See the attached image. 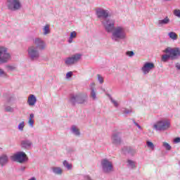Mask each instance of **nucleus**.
<instances>
[{
	"mask_svg": "<svg viewBox=\"0 0 180 180\" xmlns=\"http://www.w3.org/2000/svg\"><path fill=\"white\" fill-rule=\"evenodd\" d=\"M169 58H171L169 53L162 56V61H163V63H167Z\"/></svg>",
	"mask_w": 180,
	"mask_h": 180,
	"instance_id": "28",
	"label": "nucleus"
},
{
	"mask_svg": "<svg viewBox=\"0 0 180 180\" xmlns=\"http://www.w3.org/2000/svg\"><path fill=\"white\" fill-rule=\"evenodd\" d=\"M170 125L171 122H169V120L163 119L155 124L153 125V128L155 129V130L159 131H165V130H168L169 129Z\"/></svg>",
	"mask_w": 180,
	"mask_h": 180,
	"instance_id": "4",
	"label": "nucleus"
},
{
	"mask_svg": "<svg viewBox=\"0 0 180 180\" xmlns=\"http://www.w3.org/2000/svg\"><path fill=\"white\" fill-rule=\"evenodd\" d=\"M101 164L102 171L104 174H110L111 172H113L114 167L113 162H112V161L108 159H103L101 160Z\"/></svg>",
	"mask_w": 180,
	"mask_h": 180,
	"instance_id": "5",
	"label": "nucleus"
},
{
	"mask_svg": "<svg viewBox=\"0 0 180 180\" xmlns=\"http://www.w3.org/2000/svg\"><path fill=\"white\" fill-rule=\"evenodd\" d=\"M168 36L172 40H177L178 39V34L174 32H170L168 33Z\"/></svg>",
	"mask_w": 180,
	"mask_h": 180,
	"instance_id": "25",
	"label": "nucleus"
},
{
	"mask_svg": "<svg viewBox=\"0 0 180 180\" xmlns=\"http://www.w3.org/2000/svg\"><path fill=\"white\" fill-rule=\"evenodd\" d=\"M25 169H26V167L25 166H22L20 167V171H25Z\"/></svg>",
	"mask_w": 180,
	"mask_h": 180,
	"instance_id": "46",
	"label": "nucleus"
},
{
	"mask_svg": "<svg viewBox=\"0 0 180 180\" xmlns=\"http://www.w3.org/2000/svg\"><path fill=\"white\" fill-rule=\"evenodd\" d=\"M134 124H135V126H137L138 129H139V130H143V128H141V126H140V124H139V123L136 122V121L134 120Z\"/></svg>",
	"mask_w": 180,
	"mask_h": 180,
	"instance_id": "42",
	"label": "nucleus"
},
{
	"mask_svg": "<svg viewBox=\"0 0 180 180\" xmlns=\"http://www.w3.org/2000/svg\"><path fill=\"white\" fill-rule=\"evenodd\" d=\"M0 77H8V75L6 74V72H5V71H4V70L0 68Z\"/></svg>",
	"mask_w": 180,
	"mask_h": 180,
	"instance_id": "35",
	"label": "nucleus"
},
{
	"mask_svg": "<svg viewBox=\"0 0 180 180\" xmlns=\"http://www.w3.org/2000/svg\"><path fill=\"white\" fill-rule=\"evenodd\" d=\"M164 53L170 56L171 60H178L180 57V49L178 47H167L164 50Z\"/></svg>",
	"mask_w": 180,
	"mask_h": 180,
	"instance_id": "7",
	"label": "nucleus"
},
{
	"mask_svg": "<svg viewBox=\"0 0 180 180\" xmlns=\"http://www.w3.org/2000/svg\"><path fill=\"white\" fill-rule=\"evenodd\" d=\"M4 110H5V112H9L10 113H12L14 112L15 110L13 109V108L11 107L9 105H6L4 108Z\"/></svg>",
	"mask_w": 180,
	"mask_h": 180,
	"instance_id": "32",
	"label": "nucleus"
},
{
	"mask_svg": "<svg viewBox=\"0 0 180 180\" xmlns=\"http://www.w3.org/2000/svg\"><path fill=\"white\" fill-rule=\"evenodd\" d=\"M71 131L75 136H80L81 133L79 132V129H78L76 126L73 125L71 127Z\"/></svg>",
	"mask_w": 180,
	"mask_h": 180,
	"instance_id": "21",
	"label": "nucleus"
},
{
	"mask_svg": "<svg viewBox=\"0 0 180 180\" xmlns=\"http://www.w3.org/2000/svg\"><path fill=\"white\" fill-rule=\"evenodd\" d=\"M90 96L93 99V101L96 100V91H95V83H91L90 85Z\"/></svg>",
	"mask_w": 180,
	"mask_h": 180,
	"instance_id": "18",
	"label": "nucleus"
},
{
	"mask_svg": "<svg viewBox=\"0 0 180 180\" xmlns=\"http://www.w3.org/2000/svg\"><path fill=\"white\" fill-rule=\"evenodd\" d=\"M115 20L107 18L101 21V23L107 33H112V31L115 30Z\"/></svg>",
	"mask_w": 180,
	"mask_h": 180,
	"instance_id": "6",
	"label": "nucleus"
},
{
	"mask_svg": "<svg viewBox=\"0 0 180 180\" xmlns=\"http://www.w3.org/2000/svg\"><path fill=\"white\" fill-rule=\"evenodd\" d=\"M97 77L100 84H102L103 82V77L101 75H98Z\"/></svg>",
	"mask_w": 180,
	"mask_h": 180,
	"instance_id": "39",
	"label": "nucleus"
},
{
	"mask_svg": "<svg viewBox=\"0 0 180 180\" xmlns=\"http://www.w3.org/2000/svg\"><path fill=\"white\" fill-rule=\"evenodd\" d=\"M75 37H77V32H75V31L72 32L70 33V37H69V39H68V43L70 44L72 43V39H75Z\"/></svg>",
	"mask_w": 180,
	"mask_h": 180,
	"instance_id": "27",
	"label": "nucleus"
},
{
	"mask_svg": "<svg viewBox=\"0 0 180 180\" xmlns=\"http://www.w3.org/2000/svg\"><path fill=\"white\" fill-rule=\"evenodd\" d=\"M36 102H37V98L33 94H30L28 96L27 103L29 106H34L36 105Z\"/></svg>",
	"mask_w": 180,
	"mask_h": 180,
	"instance_id": "17",
	"label": "nucleus"
},
{
	"mask_svg": "<svg viewBox=\"0 0 180 180\" xmlns=\"http://www.w3.org/2000/svg\"><path fill=\"white\" fill-rule=\"evenodd\" d=\"M111 33V39L114 41H120V40H126L127 39L126 30L122 26L115 27Z\"/></svg>",
	"mask_w": 180,
	"mask_h": 180,
	"instance_id": "2",
	"label": "nucleus"
},
{
	"mask_svg": "<svg viewBox=\"0 0 180 180\" xmlns=\"http://www.w3.org/2000/svg\"><path fill=\"white\" fill-rule=\"evenodd\" d=\"M163 147L167 150H171L172 147L167 142H163Z\"/></svg>",
	"mask_w": 180,
	"mask_h": 180,
	"instance_id": "34",
	"label": "nucleus"
},
{
	"mask_svg": "<svg viewBox=\"0 0 180 180\" xmlns=\"http://www.w3.org/2000/svg\"><path fill=\"white\" fill-rule=\"evenodd\" d=\"M127 167L128 168H130L131 169H134L136 168V162L128 160H127Z\"/></svg>",
	"mask_w": 180,
	"mask_h": 180,
	"instance_id": "22",
	"label": "nucleus"
},
{
	"mask_svg": "<svg viewBox=\"0 0 180 180\" xmlns=\"http://www.w3.org/2000/svg\"><path fill=\"white\" fill-rule=\"evenodd\" d=\"M174 143H175L176 144H177L178 143H180V138L179 137L175 138L174 139Z\"/></svg>",
	"mask_w": 180,
	"mask_h": 180,
	"instance_id": "44",
	"label": "nucleus"
},
{
	"mask_svg": "<svg viewBox=\"0 0 180 180\" xmlns=\"http://www.w3.org/2000/svg\"><path fill=\"white\" fill-rule=\"evenodd\" d=\"M123 113H125V115H129V113H131V110L125 109L124 110Z\"/></svg>",
	"mask_w": 180,
	"mask_h": 180,
	"instance_id": "43",
	"label": "nucleus"
},
{
	"mask_svg": "<svg viewBox=\"0 0 180 180\" xmlns=\"http://www.w3.org/2000/svg\"><path fill=\"white\" fill-rule=\"evenodd\" d=\"M82 57L81 53H75L71 57L66 58L65 60V64L66 65H74L76 63H78L79 59Z\"/></svg>",
	"mask_w": 180,
	"mask_h": 180,
	"instance_id": "11",
	"label": "nucleus"
},
{
	"mask_svg": "<svg viewBox=\"0 0 180 180\" xmlns=\"http://www.w3.org/2000/svg\"><path fill=\"white\" fill-rule=\"evenodd\" d=\"M33 43L34 44V46L38 50H46V48L47 47V44H46V41L43 40L41 38H35L33 40Z\"/></svg>",
	"mask_w": 180,
	"mask_h": 180,
	"instance_id": "13",
	"label": "nucleus"
},
{
	"mask_svg": "<svg viewBox=\"0 0 180 180\" xmlns=\"http://www.w3.org/2000/svg\"><path fill=\"white\" fill-rule=\"evenodd\" d=\"M169 23V18L168 17H166L163 20H159L158 22V25L160 27L164 26V25H168Z\"/></svg>",
	"mask_w": 180,
	"mask_h": 180,
	"instance_id": "20",
	"label": "nucleus"
},
{
	"mask_svg": "<svg viewBox=\"0 0 180 180\" xmlns=\"http://www.w3.org/2000/svg\"><path fill=\"white\" fill-rule=\"evenodd\" d=\"M63 165L65 168H67V169L70 170L72 169V165L69 164L67 160H65L63 162Z\"/></svg>",
	"mask_w": 180,
	"mask_h": 180,
	"instance_id": "30",
	"label": "nucleus"
},
{
	"mask_svg": "<svg viewBox=\"0 0 180 180\" xmlns=\"http://www.w3.org/2000/svg\"><path fill=\"white\" fill-rule=\"evenodd\" d=\"M146 146H147L148 148H150V150H154L155 146H154V143H153V142L147 141Z\"/></svg>",
	"mask_w": 180,
	"mask_h": 180,
	"instance_id": "31",
	"label": "nucleus"
},
{
	"mask_svg": "<svg viewBox=\"0 0 180 180\" xmlns=\"http://www.w3.org/2000/svg\"><path fill=\"white\" fill-rule=\"evenodd\" d=\"M126 54L127 56H129V57H133V56H134V52L129 51H127Z\"/></svg>",
	"mask_w": 180,
	"mask_h": 180,
	"instance_id": "36",
	"label": "nucleus"
},
{
	"mask_svg": "<svg viewBox=\"0 0 180 180\" xmlns=\"http://www.w3.org/2000/svg\"><path fill=\"white\" fill-rule=\"evenodd\" d=\"M8 102H11V100H8Z\"/></svg>",
	"mask_w": 180,
	"mask_h": 180,
	"instance_id": "47",
	"label": "nucleus"
},
{
	"mask_svg": "<svg viewBox=\"0 0 180 180\" xmlns=\"http://www.w3.org/2000/svg\"><path fill=\"white\" fill-rule=\"evenodd\" d=\"M11 160L13 161H16L17 162L22 163L25 162V161H27L28 158L25 152H18L11 156Z\"/></svg>",
	"mask_w": 180,
	"mask_h": 180,
	"instance_id": "10",
	"label": "nucleus"
},
{
	"mask_svg": "<svg viewBox=\"0 0 180 180\" xmlns=\"http://www.w3.org/2000/svg\"><path fill=\"white\" fill-rule=\"evenodd\" d=\"M27 56L31 61H36L40 58V51L34 45H32L27 49Z\"/></svg>",
	"mask_w": 180,
	"mask_h": 180,
	"instance_id": "3",
	"label": "nucleus"
},
{
	"mask_svg": "<svg viewBox=\"0 0 180 180\" xmlns=\"http://www.w3.org/2000/svg\"><path fill=\"white\" fill-rule=\"evenodd\" d=\"M51 169L57 175H61L63 174V169L61 167H52Z\"/></svg>",
	"mask_w": 180,
	"mask_h": 180,
	"instance_id": "23",
	"label": "nucleus"
},
{
	"mask_svg": "<svg viewBox=\"0 0 180 180\" xmlns=\"http://www.w3.org/2000/svg\"><path fill=\"white\" fill-rule=\"evenodd\" d=\"M96 15L97 18H98V19L102 22V20L108 19V17L109 16V11L103 8H98L96 10Z\"/></svg>",
	"mask_w": 180,
	"mask_h": 180,
	"instance_id": "14",
	"label": "nucleus"
},
{
	"mask_svg": "<svg viewBox=\"0 0 180 180\" xmlns=\"http://www.w3.org/2000/svg\"><path fill=\"white\" fill-rule=\"evenodd\" d=\"M11 60V54L8 53V49L4 46H0V63L5 64Z\"/></svg>",
	"mask_w": 180,
	"mask_h": 180,
	"instance_id": "9",
	"label": "nucleus"
},
{
	"mask_svg": "<svg viewBox=\"0 0 180 180\" xmlns=\"http://www.w3.org/2000/svg\"><path fill=\"white\" fill-rule=\"evenodd\" d=\"M7 8L13 12L19 11L22 8L20 0H7Z\"/></svg>",
	"mask_w": 180,
	"mask_h": 180,
	"instance_id": "8",
	"label": "nucleus"
},
{
	"mask_svg": "<svg viewBox=\"0 0 180 180\" xmlns=\"http://www.w3.org/2000/svg\"><path fill=\"white\" fill-rule=\"evenodd\" d=\"M5 67L8 72L15 71V70H16V66H15L13 65H6Z\"/></svg>",
	"mask_w": 180,
	"mask_h": 180,
	"instance_id": "29",
	"label": "nucleus"
},
{
	"mask_svg": "<svg viewBox=\"0 0 180 180\" xmlns=\"http://www.w3.org/2000/svg\"><path fill=\"white\" fill-rule=\"evenodd\" d=\"M111 102L112 103H113L114 106H115V108H117V106H119V103H117V101L113 100V98H111Z\"/></svg>",
	"mask_w": 180,
	"mask_h": 180,
	"instance_id": "37",
	"label": "nucleus"
},
{
	"mask_svg": "<svg viewBox=\"0 0 180 180\" xmlns=\"http://www.w3.org/2000/svg\"><path fill=\"white\" fill-rule=\"evenodd\" d=\"M44 36L47 35V34H50V25H46L44 28Z\"/></svg>",
	"mask_w": 180,
	"mask_h": 180,
	"instance_id": "26",
	"label": "nucleus"
},
{
	"mask_svg": "<svg viewBox=\"0 0 180 180\" xmlns=\"http://www.w3.org/2000/svg\"><path fill=\"white\" fill-rule=\"evenodd\" d=\"M154 68H155L154 63L146 62L141 68V71L143 72L144 75H147V74H148L151 70H154Z\"/></svg>",
	"mask_w": 180,
	"mask_h": 180,
	"instance_id": "15",
	"label": "nucleus"
},
{
	"mask_svg": "<svg viewBox=\"0 0 180 180\" xmlns=\"http://www.w3.org/2000/svg\"><path fill=\"white\" fill-rule=\"evenodd\" d=\"M86 102H88V94L86 93L70 94L69 97V103L72 106H75L77 103L82 105Z\"/></svg>",
	"mask_w": 180,
	"mask_h": 180,
	"instance_id": "1",
	"label": "nucleus"
},
{
	"mask_svg": "<svg viewBox=\"0 0 180 180\" xmlns=\"http://www.w3.org/2000/svg\"><path fill=\"white\" fill-rule=\"evenodd\" d=\"M174 14L175 16H178V18H180V10H174Z\"/></svg>",
	"mask_w": 180,
	"mask_h": 180,
	"instance_id": "38",
	"label": "nucleus"
},
{
	"mask_svg": "<svg viewBox=\"0 0 180 180\" xmlns=\"http://www.w3.org/2000/svg\"><path fill=\"white\" fill-rule=\"evenodd\" d=\"M34 114H30L29 121H28V124H30V126L31 127H33V126L34 124Z\"/></svg>",
	"mask_w": 180,
	"mask_h": 180,
	"instance_id": "24",
	"label": "nucleus"
},
{
	"mask_svg": "<svg viewBox=\"0 0 180 180\" xmlns=\"http://www.w3.org/2000/svg\"><path fill=\"white\" fill-rule=\"evenodd\" d=\"M122 133L119 131H114L111 136V141L115 146H120L122 143V137L120 136Z\"/></svg>",
	"mask_w": 180,
	"mask_h": 180,
	"instance_id": "12",
	"label": "nucleus"
},
{
	"mask_svg": "<svg viewBox=\"0 0 180 180\" xmlns=\"http://www.w3.org/2000/svg\"><path fill=\"white\" fill-rule=\"evenodd\" d=\"M18 130H20V131H23V129H25V122H21L18 127Z\"/></svg>",
	"mask_w": 180,
	"mask_h": 180,
	"instance_id": "33",
	"label": "nucleus"
},
{
	"mask_svg": "<svg viewBox=\"0 0 180 180\" xmlns=\"http://www.w3.org/2000/svg\"><path fill=\"white\" fill-rule=\"evenodd\" d=\"M9 162V157L6 154H2L0 155V165L1 167H5Z\"/></svg>",
	"mask_w": 180,
	"mask_h": 180,
	"instance_id": "16",
	"label": "nucleus"
},
{
	"mask_svg": "<svg viewBox=\"0 0 180 180\" xmlns=\"http://www.w3.org/2000/svg\"><path fill=\"white\" fill-rule=\"evenodd\" d=\"M71 77H72V72H68L66 74V78H67V79L71 78Z\"/></svg>",
	"mask_w": 180,
	"mask_h": 180,
	"instance_id": "41",
	"label": "nucleus"
},
{
	"mask_svg": "<svg viewBox=\"0 0 180 180\" xmlns=\"http://www.w3.org/2000/svg\"><path fill=\"white\" fill-rule=\"evenodd\" d=\"M176 68H177V70H180V64L179 63H176Z\"/></svg>",
	"mask_w": 180,
	"mask_h": 180,
	"instance_id": "45",
	"label": "nucleus"
},
{
	"mask_svg": "<svg viewBox=\"0 0 180 180\" xmlns=\"http://www.w3.org/2000/svg\"><path fill=\"white\" fill-rule=\"evenodd\" d=\"M32 141L27 139L21 141V146L22 148H26V150H29L32 147Z\"/></svg>",
	"mask_w": 180,
	"mask_h": 180,
	"instance_id": "19",
	"label": "nucleus"
},
{
	"mask_svg": "<svg viewBox=\"0 0 180 180\" xmlns=\"http://www.w3.org/2000/svg\"><path fill=\"white\" fill-rule=\"evenodd\" d=\"M128 153L129 154H134V153H136V150L134 149L131 148H129V150H128Z\"/></svg>",
	"mask_w": 180,
	"mask_h": 180,
	"instance_id": "40",
	"label": "nucleus"
},
{
	"mask_svg": "<svg viewBox=\"0 0 180 180\" xmlns=\"http://www.w3.org/2000/svg\"><path fill=\"white\" fill-rule=\"evenodd\" d=\"M164 1H170V0H164Z\"/></svg>",
	"mask_w": 180,
	"mask_h": 180,
	"instance_id": "48",
	"label": "nucleus"
}]
</instances>
